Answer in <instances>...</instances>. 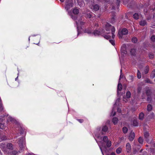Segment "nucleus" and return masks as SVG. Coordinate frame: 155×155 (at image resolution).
I'll return each instance as SVG.
<instances>
[{
    "label": "nucleus",
    "instance_id": "obj_16",
    "mask_svg": "<svg viewBox=\"0 0 155 155\" xmlns=\"http://www.w3.org/2000/svg\"><path fill=\"white\" fill-rule=\"evenodd\" d=\"M115 13H114L113 14V15H112V17L110 21L111 23H113L115 22Z\"/></svg>",
    "mask_w": 155,
    "mask_h": 155
},
{
    "label": "nucleus",
    "instance_id": "obj_19",
    "mask_svg": "<svg viewBox=\"0 0 155 155\" xmlns=\"http://www.w3.org/2000/svg\"><path fill=\"white\" fill-rule=\"evenodd\" d=\"M100 33L101 32L99 31L96 29L94 30L93 32V34L95 36L99 35L100 34Z\"/></svg>",
    "mask_w": 155,
    "mask_h": 155
},
{
    "label": "nucleus",
    "instance_id": "obj_11",
    "mask_svg": "<svg viewBox=\"0 0 155 155\" xmlns=\"http://www.w3.org/2000/svg\"><path fill=\"white\" fill-rule=\"evenodd\" d=\"M139 23L140 25L144 26L147 25V22L146 20H142L139 22Z\"/></svg>",
    "mask_w": 155,
    "mask_h": 155
},
{
    "label": "nucleus",
    "instance_id": "obj_27",
    "mask_svg": "<svg viewBox=\"0 0 155 155\" xmlns=\"http://www.w3.org/2000/svg\"><path fill=\"white\" fill-rule=\"evenodd\" d=\"M108 138L107 136H105L104 137L103 139V141L105 143L108 141Z\"/></svg>",
    "mask_w": 155,
    "mask_h": 155
},
{
    "label": "nucleus",
    "instance_id": "obj_18",
    "mask_svg": "<svg viewBox=\"0 0 155 155\" xmlns=\"http://www.w3.org/2000/svg\"><path fill=\"white\" fill-rule=\"evenodd\" d=\"M155 77V69L153 70L150 75V77L151 78H153Z\"/></svg>",
    "mask_w": 155,
    "mask_h": 155
},
{
    "label": "nucleus",
    "instance_id": "obj_49",
    "mask_svg": "<svg viewBox=\"0 0 155 155\" xmlns=\"http://www.w3.org/2000/svg\"><path fill=\"white\" fill-rule=\"evenodd\" d=\"M122 70L121 69L120 72V79L121 78H122Z\"/></svg>",
    "mask_w": 155,
    "mask_h": 155
},
{
    "label": "nucleus",
    "instance_id": "obj_33",
    "mask_svg": "<svg viewBox=\"0 0 155 155\" xmlns=\"http://www.w3.org/2000/svg\"><path fill=\"white\" fill-rule=\"evenodd\" d=\"M145 82L147 83H150L153 84V83L149 79L147 78L145 80Z\"/></svg>",
    "mask_w": 155,
    "mask_h": 155
},
{
    "label": "nucleus",
    "instance_id": "obj_13",
    "mask_svg": "<svg viewBox=\"0 0 155 155\" xmlns=\"http://www.w3.org/2000/svg\"><path fill=\"white\" fill-rule=\"evenodd\" d=\"M115 29L114 27H113L111 29V33L112 35V38L113 39H114L115 37V35L114 33L115 32Z\"/></svg>",
    "mask_w": 155,
    "mask_h": 155
},
{
    "label": "nucleus",
    "instance_id": "obj_20",
    "mask_svg": "<svg viewBox=\"0 0 155 155\" xmlns=\"http://www.w3.org/2000/svg\"><path fill=\"white\" fill-rule=\"evenodd\" d=\"M152 109V106L150 104H148L147 106V110L148 111H151Z\"/></svg>",
    "mask_w": 155,
    "mask_h": 155
},
{
    "label": "nucleus",
    "instance_id": "obj_12",
    "mask_svg": "<svg viewBox=\"0 0 155 155\" xmlns=\"http://www.w3.org/2000/svg\"><path fill=\"white\" fill-rule=\"evenodd\" d=\"M122 85L121 83H118L117 86V93H118L119 91H120L122 89Z\"/></svg>",
    "mask_w": 155,
    "mask_h": 155
},
{
    "label": "nucleus",
    "instance_id": "obj_22",
    "mask_svg": "<svg viewBox=\"0 0 155 155\" xmlns=\"http://www.w3.org/2000/svg\"><path fill=\"white\" fill-rule=\"evenodd\" d=\"M79 10L75 8H74L73 10V13L75 15H77L79 13Z\"/></svg>",
    "mask_w": 155,
    "mask_h": 155
},
{
    "label": "nucleus",
    "instance_id": "obj_4",
    "mask_svg": "<svg viewBox=\"0 0 155 155\" xmlns=\"http://www.w3.org/2000/svg\"><path fill=\"white\" fill-rule=\"evenodd\" d=\"M113 27L109 23H107L105 25V29L107 31H110Z\"/></svg>",
    "mask_w": 155,
    "mask_h": 155
},
{
    "label": "nucleus",
    "instance_id": "obj_37",
    "mask_svg": "<svg viewBox=\"0 0 155 155\" xmlns=\"http://www.w3.org/2000/svg\"><path fill=\"white\" fill-rule=\"evenodd\" d=\"M123 131L124 133H126L128 131L127 128L125 127H124L123 128Z\"/></svg>",
    "mask_w": 155,
    "mask_h": 155
},
{
    "label": "nucleus",
    "instance_id": "obj_6",
    "mask_svg": "<svg viewBox=\"0 0 155 155\" xmlns=\"http://www.w3.org/2000/svg\"><path fill=\"white\" fill-rule=\"evenodd\" d=\"M108 127L106 125H104L102 126L101 131L102 134H105L104 133H106L108 130Z\"/></svg>",
    "mask_w": 155,
    "mask_h": 155
},
{
    "label": "nucleus",
    "instance_id": "obj_43",
    "mask_svg": "<svg viewBox=\"0 0 155 155\" xmlns=\"http://www.w3.org/2000/svg\"><path fill=\"white\" fill-rule=\"evenodd\" d=\"M104 37L106 39H108L110 38V36L109 35H105Z\"/></svg>",
    "mask_w": 155,
    "mask_h": 155
},
{
    "label": "nucleus",
    "instance_id": "obj_35",
    "mask_svg": "<svg viewBox=\"0 0 155 155\" xmlns=\"http://www.w3.org/2000/svg\"><path fill=\"white\" fill-rule=\"evenodd\" d=\"M18 152L16 150H14L11 152V154L12 155H18Z\"/></svg>",
    "mask_w": 155,
    "mask_h": 155
},
{
    "label": "nucleus",
    "instance_id": "obj_51",
    "mask_svg": "<svg viewBox=\"0 0 155 155\" xmlns=\"http://www.w3.org/2000/svg\"><path fill=\"white\" fill-rule=\"evenodd\" d=\"M84 22L83 21L80 22V25L81 26H82L84 25Z\"/></svg>",
    "mask_w": 155,
    "mask_h": 155
},
{
    "label": "nucleus",
    "instance_id": "obj_41",
    "mask_svg": "<svg viewBox=\"0 0 155 155\" xmlns=\"http://www.w3.org/2000/svg\"><path fill=\"white\" fill-rule=\"evenodd\" d=\"M154 54H153L149 53V57L150 59H152L154 58Z\"/></svg>",
    "mask_w": 155,
    "mask_h": 155
},
{
    "label": "nucleus",
    "instance_id": "obj_60",
    "mask_svg": "<svg viewBox=\"0 0 155 155\" xmlns=\"http://www.w3.org/2000/svg\"><path fill=\"white\" fill-rule=\"evenodd\" d=\"M114 111V109H112V113Z\"/></svg>",
    "mask_w": 155,
    "mask_h": 155
},
{
    "label": "nucleus",
    "instance_id": "obj_23",
    "mask_svg": "<svg viewBox=\"0 0 155 155\" xmlns=\"http://www.w3.org/2000/svg\"><path fill=\"white\" fill-rule=\"evenodd\" d=\"M130 52L132 55H135L136 53V50L134 48L131 49L130 51Z\"/></svg>",
    "mask_w": 155,
    "mask_h": 155
},
{
    "label": "nucleus",
    "instance_id": "obj_50",
    "mask_svg": "<svg viewBox=\"0 0 155 155\" xmlns=\"http://www.w3.org/2000/svg\"><path fill=\"white\" fill-rule=\"evenodd\" d=\"M71 17L74 20H75L77 18L76 17H73V16L72 15H71Z\"/></svg>",
    "mask_w": 155,
    "mask_h": 155
},
{
    "label": "nucleus",
    "instance_id": "obj_25",
    "mask_svg": "<svg viewBox=\"0 0 155 155\" xmlns=\"http://www.w3.org/2000/svg\"><path fill=\"white\" fill-rule=\"evenodd\" d=\"M122 150V149L121 147H119L116 150V152L117 154H119L120 153Z\"/></svg>",
    "mask_w": 155,
    "mask_h": 155
},
{
    "label": "nucleus",
    "instance_id": "obj_52",
    "mask_svg": "<svg viewBox=\"0 0 155 155\" xmlns=\"http://www.w3.org/2000/svg\"><path fill=\"white\" fill-rule=\"evenodd\" d=\"M98 26H99V25L98 24H95L94 25V26L95 27H98Z\"/></svg>",
    "mask_w": 155,
    "mask_h": 155
},
{
    "label": "nucleus",
    "instance_id": "obj_47",
    "mask_svg": "<svg viewBox=\"0 0 155 155\" xmlns=\"http://www.w3.org/2000/svg\"><path fill=\"white\" fill-rule=\"evenodd\" d=\"M1 139H2V140H5L6 139V138L5 136H3L2 137H1Z\"/></svg>",
    "mask_w": 155,
    "mask_h": 155
},
{
    "label": "nucleus",
    "instance_id": "obj_14",
    "mask_svg": "<svg viewBox=\"0 0 155 155\" xmlns=\"http://www.w3.org/2000/svg\"><path fill=\"white\" fill-rule=\"evenodd\" d=\"M144 114L143 113H140L139 115V119L140 120H143L144 119Z\"/></svg>",
    "mask_w": 155,
    "mask_h": 155
},
{
    "label": "nucleus",
    "instance_id": "obj_61",
    "mask_svg": "<svg viewBox=\"0 0 155 155\" xmlns=\"http://www.w3.org/2000/svg\"><path fill=\"white\" fill-rule=\"evenodd\" d=\"M154 81H155V79H154Z\"/></svg>",
    "mask_w": 155,
    "mask_h": 155
},
{
    "label": "nucleus",
    "instance_id": "obj_8",
    "mask_svg": "<svg viewBox=\"0 0 155 155\" xmlns=\"http://www.w3.org/2000/svg\"><path fill=\"white\" fill-rule=\"evenodd\" d=\"M135 137V134L134 132L130 133L129 135V139L130 141H132Z\"/></svg>",
    "mask_w": 155,
    "mask_h": 155
},
{
    "label": "nucleus",
    "instance_id": "obj_32",
    "mask_svg": "<svg viewBox=\"0 0 155 155\" xmlns=\"http://www.w3.org/2000/svg\"><path fill=\"white\" fill-rule=\"evenodd\" d=\"M131 41L132 42L136 43L137 42V39L136 37H134L132 38Z\"/></svg>",
    "mask_w": 155,
    "mask_h": 155
},
{
    "label": "nucleus",
    "instance_id": "obj_17",
    "mask_svg": "<svg viewBox=\"0 0 155 155\" xmlns=\"http://www.w3.org/2000/svg\"><path fill=\"white\" fill-rule=\"evenodd\" d=\"M149 70V67L148 66H146L144 68V72L145 74H147Z\"/></svg>",
    "mask_w": 155,
    "mask_h": 155
},
{
    "label": "nucleus",
    "instance_id": "obj_48",
    "mask_svg": "<svg viewBox=\"0 0 155 155\" xmlns=\"http://www.w3.org/2000/svg\"><path fill=\"white\" fill-rule=\"evenodd\" d=\"M117 111L119 113H120L121 112V110L120 108L118 107L117 109Z\"/></svg>",
    "mask_w": 155,
    "mask_h": 155
},
{
    "label": "nucleus",
    "instance_id": "obj_59",
    "mask_svg": "<svg viewBox=\"0 0 155 155\" xmlns=\"http://www.w3.org/2000/svg\"><path fill=\"white\" fill-rule=\"evenodd\" d=\"M151 115L152 117H153L154 115V114L153 113H152Z\"/></svg>",
    "mask_w": 155,
    "mask_h": 155
},
{
    "label": "nucleus",
    "instance_id": "obj_42",
    "mask_svg": "<svg viewBox=\"0 0 155 155\" xmlns=\"http://www.w3.org/2000/svg\"><path fill=\"white\" fill-rule=\"evenodd\" d=\"M129 79L132 81H133L134 79V77L133 75H130L129 76Z\"/></svg>",
    "mask_w": 155,
    "mask_h": 155
},
{
    "label": "nucleus",
    "instance_id": "obj_46",
    "mask_svg": "<svg viewBox=\"0 0 155 155\" xmlns=\"http://www.w3.org/2000/svg\"><path fill=\"white\" fill-rule=\"evenodd\" d=\"M77 120L80 123H82L84 122V120L83 119H77Z\"/></svg>",
    "mask_w": 155,
    "mask_h": 155
},
{
    "label": "nucleus",
    "instance_id": "obj_24",
    "mask_svg": "<svg viewBox=\"0 0 155 155\" xmlns=\"http://www.w3.org/2000/svg\"><path fill=\"white\" fill-rule=\"evenodd\" d=\"M118 119L117 118L114 117L113 118L112 120V121L113 123L114 124H116L118 122Z\"/></svg>",
    "mask_w": 155,
    "mask_h": 155
},
{
    "label": "nucleus",
    "instance_id": "obj_28",
    "mask_svg": "<svg viewBox=\"0 0 155 155\" xmlns=\"http://www.w3.org/2000/svg\"><path fill=\"white\" fill-rule=\"evenodd\" d=\"M147 101L149 103H151L152 101V98L151 96H147Z\"/></svg>",
    "mask_w": 155,
    "mask_h": 155
},
{
    "label": "nucleus",
    "instance_id": "obj_40",
    "mask_svg": "<svg viewBox=\"0 0 155 155\" xmlns=\"http://www.w3.org/2000/svg\"><path fill=\"white\" fill-rule=\"evenodd\" d=\"M110 42L113 46L115 45V41L113 40H109Z\"/></svg>",
    "mask_w": 155,
    "mask_h": 155
},
{
    "label": "nucleus",
    "instance_id": "obj_39",
    "mask_svg": "<svg viewBox=\"0 0 155 155\" xmlns=\"http://www.w3.org/2000/svg\"><path fill=\"white\" fill-rule=\"evenodd\" d=\"M139 142L140 144H142L143 142V138L140 137L138 139Z\"/></svg>",
    "mask_w": 155,
    "mask_h": 155
},
{
    "label": "nucleus",
    "instance_id": "obj_57",
    "mask_svg": "<svg viewBox=\"0 0 155 155\" xmlns=\"http://www.w3.org/2000/svg\"><path fill=\"white\" fill-rule=\"evenodd\" d=\"M109 1H110V0H105V2H108Z\"/></svg>",
    "mask_w": 155,
    "mask_h": 155
},
{
    "label": "nucleus",
    "instance_id": "obj_10",
    "mask_svg": "<svg viewBox=\"0 0 155 155\" xmlns=\"http://www.w3.org/2000/svg\"><path fill=\"white\" fill-rule=\"evenodd\" d=\"M6 147L8 149L12 150L13 148V145L12 143H8L7 144Z\"/></svg>",
    "mask_w": 155,
    "mask_h": 155
},
{
    "label": "nucleus",
    "instance_id": "obj_54",
    "mask_svg": "<svg viewBox=\"0 0 155 155\" xmlns=\"http://www.w3.org/2000/svg\"><path fill=\"white\" fill-rule=\"evenodd\" d=\"M116 112H114V114H113V116H115V115H116Z\"/></svg>",
    "mask_w": 155,
    "mask_h": 155
},
{
    "label": "nucleus",
    "instance_id": "obj_26",
    "mask_svg": "<svg viewBox=\"0 0 155 155\" xmlns=\"http://www.w3.org/2000/svg\"><path fill=\"white\" fill-rule=\"evenodd\" d=\"M133 125L135 127L138 126V123L136 120H134L133 121Z\"/></svg>",
    "mask_w": 155,
    "mask_h": 155
},
{
    "label": "nucleus",
    "instance_id": "obj_36",
    "mask_svg": "<svg viewBox=\"0 0 155 155\" xmlns=\"http://www.w3.org/2000/svg\"><path fill=\"white\" fill-rule=\"evenodd\" d=\"M126 96L127 98H129L131 97V93L130 91H127L126 94Z\"/></svg>",
    "mask_w": 155,
    "mask_h": 155
},
{
    "label": "nucleus",
    "instance_id": "obj_21",
    "mask_svg": "<svg viewBox=\"0 0 155 155\" xmlns=\"http://www.w3.org/2000/svg\"><path fill=\"white\" fill-rule=\"evenodd\" d=\"M91 28H86L84 30V32L88 34H91Z\"/></svg>",
    "mask_w": 155,
    "mask_h": 155
},
{
    "label": "nucleus",
    "instance_id": "obj_38",
    "mask_svg": "<svg viewBox=\"0 0 155 155\" xmlns=\"http://www.w3.org/2000/svg\"><path fill=\"white\" fill-rule=\"evenodd\" d=\"M141 73L139 70H137V77L138 79H140L141 78Z\"/></svg>",
    "mask_w": 155,
    "mask_h": 155
},
{
    "label": "nucleus",
    "instance_id": "obj_31",
    "mask_svg": "<svg viewBox=\"0 0 155 155\" xmlns=\"http://www.w3.org/2000/svg\"><path fill=\"white\" fill-rule=\"evenodd\" d=\"M2 120L0 118V128L3 129L4 128V125L3 124L1 123Z\"/></svg>",
    "mask_w": 155,
    "mask_h": 155
},
{
    "label": "nucleus",
    "instance_id": "obj_55",
    "mask_svg": "<svg viewBox=\"0 0 155 155\" xmlns=\"http://www.w3.org/2000/svg\"><path fill=\"white\" fill-rule=\"evenodd\" d=\"M115 7L114 6V5H113V6H112V9H115Z\"/></svg>",
    "mask_w": 155,
    "mask_h": 155
},
{
    "label": "nucleus",
    "instance_id": "obj_3",
    "mask_svg": "<svg viewBox=\"0 0 155 155\" xmlns=\"http://www.w3.org/2000/svg\"><path fill=\"white\" fill-rule=\"evenodd\" d=\"M91 8L93 9V11L96 12L99 10L100 6L98 4L93 5Z\"/></svg>",
    "mask_w": 155,
    "mask_h": 155
},
{
    "label": "nucleus",
    "instance_id": "obj_9",
    "mask_svg": "<svg viewBox=\"0 0 155 155\" xmlns=\"http://www.w3.org/2000/svg\"><path fill=\"white\" fill-rule=\"evenodd\" d=\"M149 133L148 132H145L144 133V137L145 138L146 141L148 143L149 142V140L148 139L149 137Z\"/></svg>",
    "mask_w": 155,
    "mask_h": 155
},
{
    "label": "nucleus",
    "instance_id": "obj_53",
    "mask_svg": "<svg viewBox=\"0 0 155 155\" xmlns=\"http://www.w3.org/2000/svg\"><path fill=\"white\" fill-rule=\"evenodd\" d=\"M110 155H116V154L115 153L113 152L111 153Z\"/></svg>",
    "mask_w": 155,
    "mask_h": 155
},
{
    "label": "nucleus",
    "instance_id": "obj_15",
    "mask_svg": "<svg viewBox=\"0 0 155 155\" xmlns=\"http://www.w3.org/2000/svg\"><path fill=\"white\" fill-rule=\"evenodd\" d=\"M146 93L147 96H151L152 92L151 90L149 89H148L146 91Z\"/></svg>",
    "mask_w": 155,
    "mask_h": 155
},
{
    "label": "nucleus",
    "instance_id": "obj_29",
    "mask_svg": "<svg viewBox=\"0 0 155 155\" xmlns=\"http://www.w3.org/2000/svg\"><path fill=\"white\" fill-rule=\"evenodd\" d=\"M105 143H106V146L107 147L109 148L110 147L111 145V141L109 140Z\"/></svg>",
    "mask_w": 155,
    "mask_h": 155
},
{
    "label": "nucleus",
    "instance_id": "obj_7",
    "mask_svg": "<svg viewBox=\"0 0 155 155\" xmlns=\"http://www.w3.org/2000/svg\"><path fill=\"white\" fill-rule=\"evenodd\" d=\"M127 152V153H130L131 149V146L130 144L129 143H127L126 146Z\"/></svg>",
    "mask_w": 155,
    "mask_h": 155
},
{
    "label": "nucleus",
    "instance_id": "obj_5",
    "mask_svg": "<svg viewBox=\"0 0 155 155\" xmlns=\"http://www.w3.org/2000/svg\"><path fill=\"white\" fill-rule=\"evenodd\" d=\"M73 3L72 2H69V3H66V6L65 7V9L68 11L72 7H73Z\"/></svg>",
    "mask_w": 155,
    "mask_h": 155
},
{
    "label": "nucleus",
    "instance_id": "obj_2",
    "mask_svg": "<svg viewBox=\"0 0 155 155\" xmlns=\"http://www.w3.org/2000/svg\"><path fill=\"white\" fill-rule=\"evenodd\" d=\"M23 138L19 139V150L18 151V152H21L24 151L25 150V144L23 143Z\"/></svg>",
    "mask_w": 155,
    "mask_h": 155
},
{
    "label": "nucleus",
    "instance_id": "obj_34",
    "mask_svg": "<svg viewBox=\"0 0 155 155\" xmlns=\"http://www.w3.org/2000/svg\"><path fill=\"white\" fill-rule=\"evenodd\" d=\"M120 0H116V4L117 7V10L118 11H119L120 9L119 8V6L120 5Z\"/></svg>",
    "mask_w": 155,
    "mask_h": 155
},
{
    "label": "nucleus",
    "instance_id": "obj_45",
    "mask_svg": "<svg viewBox=\"0 0 155 155\" xmlns=\"http://www.w3.org/2000/svg\"><path fill=\"white\" fill-rule=\"evenodd\" d=\"M86 17L87 18H91L92 17V15L90 13H88Z\"/></svg>",
    "mask_w": 155,
    "mask_h": 155
},
{
    "label": "nucleus",
    "instance_id": "obj_30",
    "mask_svg": "<svg viewBox=\"0 0 155 155\" xmlns=\"http://www.w3.org/2000/svg\"><path fill=\"white\" fill-rule=\"evenodd\" d=\"M133 17L135 19H138L139 18V15L138 13H135L133 15Z\"/></svg>",
    "mask_w": 155,
    "mask_h": 155
},
{
    "label": "nucleus",
    "instance_id": "obj_1",
    "mask_svg": "<svg viewBox=\"0 0 155 155\" xmlns=\"http://www.w3.org/2000/svg\"><path fill=\"white\" fill-rule=\"evenodd\" d=\"M128 33V31L126 28H123L121 31H119L118 35L120 38H122L123 35H126Z\"/></svg>",
    "mask_w": 155,
    "mask_h": 155
},
{
    "label": "nucleus",
    "instance_id": "obj_56",
    "mask_svg": "<svg viewBox=\"0 0 155 155\" xmlns=\"http://www.w3.org/2000/svg\"><path fill=\"white\" fill-rule=\"evenodd\" d=\"M60 1L61 2H64V1L65 0H60Z\"/></svg>",
    "mask_w": 155,
    "mask_h": 155
},
{
    "label": "nucleus",
    "instance_id": "obj_58",
    "mask_svg": "<svg viewBox=\"0 0 155 155\" xmlns=\"http://www.w3.org/2000/svg\"><path fill=\"white\" fill-rule=\"evenodd\" d=\"M18 77H16L15 79V81H16L18 79Z\"/></svg>",
    "mask_w": 155,
    "mask_h": 155
},
{
    "label": "nucleus",
    "instance_id": "obj_44",
    "mask_svg": "<svg viewBox=\"0 0 155 155\" xmlns=\"http://www.w3.org/2000/svg\"><path fill=\"white\" fill-rule=\"evenodd\" d=\"M151 40L154 42L155 41V35H153L151 38Z\"/></svg>",
    "mask_w": 155,
    "mask_h": 155
}]
</instances>
